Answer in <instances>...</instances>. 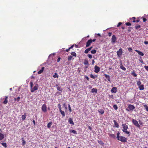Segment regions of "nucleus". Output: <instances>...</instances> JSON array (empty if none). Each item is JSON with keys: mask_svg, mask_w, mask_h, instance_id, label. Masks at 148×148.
<instances>
[{"mask_svg": "<svg viewBox=\"0 0 148 148\" xmlns=\"http://www.w3.org/2000/svg\"><path fill=\"white\" fill-rule=\"evenodd\" d=\"M22 145H25L26 144V142L24 140V139L23 138H22Z\"/></svg>", "mask_w": 148, "mask_h": 148, "instance_id": "nucleus-38", "label": "nucleus"}, {"mask_svg": "<svg viewBox=\"0 0 148 148\" xmlns=\"http://www.w3.org/2000/svg\"><path fill=\"white\" fill-rule=\"evenodd\" d=\"M97 52L96 50L95 49H93L91 51V53L93 54H95Z\"/></svg>", "mask_w": 148, "mask_h": 148, "instance_id": "nucleus-35", "label": "nucleus"}, {"mask_svg": "<svg viewBox=\"0 0 148 148\" xmlns=\"http://www.w3.org/2000/svg\"><path fill=\"white\" fill-rule=\"evenodd\" d=\"M73 58V56H68V60L69 61L71 60Z\"/></svg>", "mask_w": 148, "mask_h": 148, "instance_id": "nucleus-42", "label": "nucleus"}, {"mask_svg": "<svg viewBox=\"0 0 148 148\" xmlns=\"http://www.w3.org/2000/svg\"><path fill=\"white\" fill-rule=\"evenodd\" d=\"M94 69V71L96 73H98L100 70V68L97 65L95 66Z\"/></svg>", "mask_w": 148, "mask_h": 148, "instance_id": "nucleus-8", "label": "nucleus"}, {"mask_svg": "<svg viewBox=\"0 0 148 148\" xmlns=\"http://www.w3.org/2000/svg\"><path fill=\"white\" fill-rule=\"evenodd\" d=\"M137 85L138 86H140L141 85V83L140 80L137 81Z\"/></svg>", "mask_w": 148, "mask_h": 148, "instance_id": "nucleus-36", "label": "nucleus"}, {"mask_svg": "<svg viewBox=\"0 0 148 148\" xmlns=\"http://www.w3.org/2000/svg\"><path fill=\"white\" fill-rule=\"evenodd\" d=\"M113 107L115 110H116L118 109V107L117 106L116 104L114 105H113Z\"/></svg>", "mask_w": 148, "mask_h": 148, "instance_id": "nucleus-39", "label": "nucleus"}, {"mask_svg": "<svg viewBox=\"0 0 148 148\" xmlns=\"http://www.w3.org/2000/svg\"><path fill=\"white\" fill-rule=\"evenodd\" d=\"M144 68L147 71H148V66H144Z\"/></svg>", "mask_w": 148, "mask_h": 148, "instance_id": "nucleus-52", "label": "nucleus"}, {"mask_svg": "<svg viewBox=\"0 0 148 148\" xmlns=\"http://www.w3.org/2000/svg\"><path fill=\"white\" fill-rule=\"evenodd\" d=\"M86 38V37H85V38H83L82 39V41H83V42H84V41H85V39Z\"/></svg>", "mask_w": 148, "mask_h": 148, "instance_id": "nucleus-61", "label": "nucleus"}, {"mask_svg": "<svg viewBox=\"0 0 148 148\" xmlns=\"http://www.w3.org/2000/svg\"><path fill=\"white\" fill-rule=\"evenodd\" d=\"M112 34L111 32H109L108 34V35L109 36H111Z\"/></svg>", "mask_w": 148, "mask_h": 148, "instance_id": "nucleus-54", "label": "nucleus"}, {"mask_svg": "<svg viewBox=\"0 0 148 148\" xmlns=\"http://www.w3.org/2000/svg\"><path fill=\"white\" fill-rule=\"evenodd\" d=\"M92 48V47H91L86 49L84 51V53L86 54L88 53L89 51L91 50Z\"/></svg>", "mask_w": 148, "mask_h": 148, "instance_id": "nucleus-14", "label": "nucleus"}, {"mask_svg": "<svg viewBox=\"0 0 148 148\" xmlns=\"http://www.w3.org/2000/svg\"><path fill=\"white\" fill-rule=\"evenodd\" d=\"M135 51L137 52L139 55H140L142 56H143L144 55L143 53L140 51L137 50H135Z\"/></svg>", "mask_w": 148, "mask_h": 148, "instance_id": "nucleus-15", "label": "nucleus"}, {"mask_svg": "<svg viewBox=\"0 0 148 148\" xmlns=\"http://www.w3.org/2000/svg\"><path fill=\"white\" fill-rule=\"evenodd\" d=\"M113 122L114 123V125L117 128H118L119 127V125L118 123L115 120H114L113 121Z\"/></svg>", "mask_w": 148, "mask_h": 148, "instance_id": "nucleus-21", "label": "nucleus"}, {"mask_svg": "<svg viewBox=\"0 0 148 148\" xmlns=\"http://www.w3.org/2000/svg\"><path fill=\"white\" fill-rule=\"evenodd\" d=\"M21 117H22V120L23 121H24L26 117V114L25 113L24 114V115H22V116Z\"/></svg>", "mask_w": 148, "mask_h": 148, "instance_id": "nucleus-28", "label": "nucleus"}, {"mask_svg": "<svg viewBox=\"0 0 148 148\" xmlns=\"http://www.w3.org/2000/svg\"><path fill=\"white\" fill-rule=\"evenodd\" d=\"M144 43L145 45L148 44V41H145L144 42Z\"/></svg>", "mask_w": 148, "mask_h": 148, "instance_id": "nucleus-59", "label": "nucleus"}, {"mask_svg": "<svg viewBox=\"0 0 148 148\" xmlns=\"http://www.w3.org/2000/svg\"><path fill=\"white\" fill-rule=\"evenodd\" d=\"M60 111L61 114L62 115V117H64L65 115V112H64V111L62 110H60Z\"/></svg>", "mask_w": 148, "mask_h": 148, "instance_id": "nucleus-26", "label": "nucleus"}, {"mask_svg": "<svg viewBox=\"0 0 148 148\" xmlns=\"http://www.w3.org/2000/svg\"><path fill=\"white\" fill-rule=\"evenodd\" d=\"M120 67L121 69L124 71H125L126 70V69L123 66L121 62V63L120 65Z\"/></svg>", "mask_w": 148, "mask_h": 148, "instance_id": "nucleus-16", "label": "nucleus"}, {"mask_svg": "<svg viewBox=\"0 0 148 148\" xmlns=\"http://www.w3.org/2000/svg\"><path fill=\"white\" fill-rule=\"evenodd\" d=\"M47 107L46 105L45 104H44L42 105V106L41 109L43 112H46L47 111Z\"/></svg>", "mask_w": 148, "mask_h": 148, "instance_id": "nucleus-7", "label": "nucleus"}, {"mask_svg": "<svg viewBox=\"0 0 148 148\" xmlns=\"http://www.w3.org/2000/svg\"><path fill=\"white\" fill-rule=\"evenodd\" d=\"M68 106V108H69V112H72V110H71V108L70 105L69 104Z\"/></svg>", "mask_w": 148, "mask_h": 148, "instance_id": "nucleus-43", "label": "nucleus"}, {"mask_svg": "<svg viewBox=\"0 0 148 148\" xmlns=\"http://www.w3.org/2000/svg\"><path fill=\"white\" fill-rule=\"evenodd\" d=\"M128 108H129L130 111H132L133 110L135 109V108L134 105L129 104L128 106Z\"/></svg>", "mask_w": 148, "mask_h": 148, "instance_id": "nucleus-9", "label": "nucleus"}, {"mask_svg": "<svg viewBox=\"0 0 148 148\" xmlns=\"http://www.w3.org/2000/svg\"><path fill=\"white\" fill-rule=\"evenodd\" d=\"M132 19H133L132 21L133 22V23L135 22L136 20H135L136 18L135 17H133L132 18Z\"/></svg>", "mask_w": 148, "mask_h": 148, "instance_id": "nucleus-51", "label": "nucleus"}, {"mask_svg": "<svg viewBox=\"0 0 148 148\" xmlns=\"http://www.w3.org/2000/svg\"><path fill=\"white\" fill-rule=\"evenodd\" d=\"M132 123L136 126L138 128L140 127V125L138 124V121L136 120L133 119L132 120Z\"/></svg>", "mask_w": 148, "mask_h": 148, "instance_id": "nucleus-3", "label": "nucleus"}, {"mask_svg": "<svg viewBox=\"0 0 148 148\" xmlns=\"http://www.w3.org/2000/svg\"><path fill=\"white\" fill-rule=\"evenodd\" d=\"M71 54L73 56L76 57V54L75 52H72Z\"/></svg>", "mask_w": 148, "mask_h": 148, "instance_id": "nucleus-37", "label": "nucleus"}, {"mask_svg": "<svg viewBox=\"0 0 148 148\" xmlns=\"http://www.w3.org/2000/svg\"><path fill=\"white\" fill-rule=\"evenodd\" d=\"M70 133H73L74 134H77V132L76 131L74 130H70Z\"/></svg>", "mask_w": 148, "mask_h": 148, "instance_id": "nucleus-18", "label": "nucleus"}, {"mask_svg": "<svg viewBox=\"0 0 148 148\" xmlns=\"http://www.w3.org/2000/svg\"><path fill=\"white\" fill-rule=\"evenodd\" d=\"M68 122L71 124L72 125H74V123L73 122V119L71 118H69L68 120Z\"/></svg>", "mask_w": 148, "mask_h": 148, "instance_id": "nucleus-12", "label": "nucleus"}, {"mask_svg": "<svg viewBox=\"0 0 148 148\" xmlns=\"http://www.w3.org/2000/svg\"><path fill=\"white\" fill-rule=\"evenodd\" d=\"M117 88L116 87H112L111 90L112 93H116L117 92Z\"/></svg>", "mask_w": 148, "mask_h": 148, "instance_id": "nucleus-10", "label": "nucleus"}, {"mask_svg": "<svg viewBox=\"0 0 148 148\" xmlns=\"http://www.w3.org/2000/svg\"><path fill=\"white\" fill-rule=\"evenodd\" d=\"M87 56L90 59H91L92 58V56L91 54H88Z\"/></svg>", "mask_w": 148, "mask_h": 148, "instance_id": "nucleus-46", "label": "nucleus"}, {"mask_svg": "<svg viewBox=\"0 0 148 148\" xmlns=\"http://www.w3.org/2000/svg\"><path fill=\"white\" fill-rule=\"evenodd\" d=\"M57 89L58 90L62 92V88L59 86H57Z\"/></svg>", "mask_w": 148, "mask_h": 148, "instance_id": "nucleus-30", "label": "nucleus"}, {"mask_svg": "<svg viewBox=\"0 0 148 148\" xmlns=\"http://www.w3.org/2000/svg\"><path fill=\"white\" fill-rule=\"evenodd\" d=\"M104 76H105L106 78L107 79L108 81L110 82H111L110 80V76L106 74H104Z\"/></svg>", "mask_w": 148, "mask_h": 148, "instance_id": "nucleus-13", "label": "nucleus"}, {"mask_svg": "<svg viewBox=\"0 0 148 148\" xmlns=\"http://www.w3.org/2000/svg\"><path fill=\"white\" fill-rule=\"evenodd\" d=\"M1 144L2 146L4 147L5 148H6L7 147V144L6 143H1Z\"/></svg>", "mask_w": 148, "mask_h": 148, "instance_id": "nucleus-32", "label": "nucleus"}, {"mask_svg": "<svg viewBox=\"0 0 148 148\" xmlns=\"http://www.w3.org/2000/svg\"><path fill=\"white\" fill-rule=\"evenodd\" d=\"M120 137L119 136V135H117L116 138L118 140H119V139L120 138Z\"/></svg>", "mask_w": 148, "mask_h": 148, "instance_id": "nucleus-53", "label": "nucleus"}, {"mask_svg": "<svg viewBox=\"0 0 148 148\" xmlns=\"http://www.w3.org/2000/svg\"><path fill=\"white\" fill-rule=\"evenodd\" d=\"M117 39V38L114 35H113L111 38V43L112 44H114L116 42Z\"/></svg>", "mask_w": 148, "mask_h": 148, "instance_id": "nucleus-5", "label": "nucleus"}, {"mask_svg": "<svg viewBox=\"0 0 148 148\" xmlns=\"http://www.w3.org/2000/svg\"><path fill=\"white\" fill-rule=\"evenodd\" d=\"M30 91L31 92H33L35 90H37L38 89L39 87L38 85L37 84H34V87L33 86V83L31 81L30 82Z\"/></svg>", "mask_w": 148, "mask_h": 148, "instance_id": "nucleus-1", "label": "nucleus"}, {"mask_svg": "<svg viewBox=\"0 0 148 148\" xmlns=\"http://www.w3.org/2000/svg\"><path fill=\"white\" fill-rule=\"evenodd\" d=\"M52 124V122H49L47 124V127L49 128H50Z\"/></svg>", "mask_w": 148, "mask_h": 148, "instance_id": "nucleus-29", "label": "nucleus"}, {"mask_svg": "<svg viewBox=\"0 0 148 148\" xmlns=\"http://www.w3.org/2000/svg\"><path fill=\"white\" fill-rule=\"evenodd\" d=\"M74 47V45H72L71 47L69 48V49H72Z\"/></svg>", "mask_w": 148, "mask_h": 148, "instance_id": "nucleus-64", "label": "nucleus"}, {"mask_svg": "<svg viewBox=\"0 0 148 148\" xmlns=\"http://www.w3.org/2000/svg\"><path fill=\"white\" fill-rule=\"evenodd\" d=\"M55 53H52V54H50L49 55V57H50V56H54V54H55Z\"/></svg>", "mask_w": 148, "mask_h": 148, "instance_id": "nucleus-63", "label": "nucleus"}, {"mask_svg": "<svg viewBox=\"0 0 148 148\" xmlns=\"http://www.w3.org/2000/svg\"><path fill=\"white\" fill-rule=\"evenodd\" d=\"M128 51L130 52H132V49L131 48V47H129L128 49Z\"/></svg>", "mask_w": 148, "mask_h": 148, "instance_id": "nucleus-45", "label": "nucleus"}, {"mask_svg": "<svg viewBox=\"0 0 148 148\" xmlns=\"http://www.w3.org/2000/svg\"><path fill=\"white\" fill-rule=\"evenodd\" d=\"M126 25L128 26H130L131 25V23L129 22H127L126 23Z\"/></svg>", "mask_w": 148, "mask_h": 148, "instance_id": "nucleus-50", "label": "nucleus"}, {"mask_svg": "<svg viewBox=\"0 0 148 148\" xmlns=\"http://www.w3.org/2000/svg\"><path fill=\"white\" fill-rule=\"evenodd\" d=\"M98 111L99 113L101 114H103L104 113V111L102 109H99L98 110Z\"/></svg>", "mask_w": 148, "mask_h": 148, "instance_id": "nucleus-17", "label": "nucleus"}, {"mask_svg": "<svg viewBox=\"0 0 148 148\" xmlns=\"http://www.w3.org/2000/svg\"><path fill=\"white\" fill-rule=\"evenodd\" d=\"M58 107L59 109V111L61 110H62L60 104H59L58 105Z\"/></svg>", "mask_w": 148, "mask_h": 148, "instance_id": "nucleus-44", "label": "nucleus"}, {"mask_svg": "<svg viewBox=\"0 0 148 148\" xmlns=\"http://www.w3.org/2000/svg\"><path fill=\"white\" fill-rule=\"evenodd\" d=\"M131 74L134 77H136L137 76V74L135 73L134 71H133L131 73Z\"/></svg>", "mask_w": 148, "mask_h": 148, "instance_id": "nucleus-31", "label": "nucleus"}, {"mask_svg": "<svg viewBox=\"0 0 148 148\" xmlns=\"http://www.w3.org/2000/svg\"><path fill=\"white\" fill-rule=\"evenodd\" d=\"M144 107L145 108L146 110L148 112V106L146 105H144Z\"/></svg>", "mask_w": 148, "mask_h": 148, "instance_id": "nucleus-41", "label": "nucleus"}, {"mask_svg": "<svg viewBox=\"0 0 148 148\" xmlns=\"http://www.w3.org/2000/svg\"><path fill=\"white\" fill-rule=\"evenodd\" d=\"M98 143L101 144L102 145H103L104 144V143L101 140H99L98 141Z\"/></svg>", "mask_w": 148, "mask_h": 148, "instance_id": "nucleus-40", "label": "nucleus"}, {"mask_svg": "<svg viewBox=\"0 0 148 148\" xmlns=\"http://www.w3.org/2000/svg\"><path fill=\"white\" fill-rule=\"evenodd\" d=\"M91 92L92 93L95 92V93H97V89L95 88H93L91 90Z\"/></svg>", "mask_w": 148, "mask_h": 148, "instance_id": "nucleus-19", "label": "nucleus"}, {"mask_svg": "<svg viewBox=\"0 0 148 148\" xmlns=\"http://www.w3.org/2000/svg\"><path fill=\"white\" fill-rule=\"evenodd\" d=\"M92 43L91 39L88 40L86 43V47H88L89 46L91 43Z\"/></svg>", "mask_w": 148, "mask_h": 148, "instance_id": "nucleus-11", "label": "nucleus"}, {"mask_svg": "<svg viewBox=\"0 0 148 148\" xmlns=\"http://www.w3.org/2000/svg\"><path fill=\"white\" fill-rule=\"evenodd\" d=\"M4 138V135L0 133V140H2Z\"/></svg>", "mask_w": 148, "mask_h": 148, "instance_id": "nucleus-25", "label": "nucleus"}, {"mask_svg": "<svg viewBox=\"0 0 148 148\" xmlns=\"http://www.w3.org/2000/svg\"><path fill=\"white\" fill-rule=\"evenodd\" d=\"M143 22H145V21H146L147 20V19L145 18H143Z\"/></svg>", "mask_w": 148, "mask_h": 148, "instance_id": "nucleus-60", "label": "nucleus"}, {"mask_svg": "<svg viewBox=\"0 0 148 148\" xmlns=\"http://www.w3.org/2000/svg\"><path fill=\"white\" fill-rule=\"evenodd\" d=\"M127 138L124 136H121L119 140H120L122 142L125 143L127 142Z\"/></svg>", "mask_w": 148, "mask_h": 148, "instance_id": "nucleus-4", "label": "nucleus"}, {"mask_svg": "<svg viewBox=\"0 0 148 148\" xmlns=\"http://www.w3.org/2000/svg\"><path fill=\"white\" fill-rule=\"evenodd\" d=\"M122 126L123 128V129L122 130V131L123 132L127 134H129V136H130V132L127 130L128 128V126L125 124H122Z\"/></svg>", "mask_w": 148, "mask_h": 148, "instance_id": "nucleus-2", "label": "nucleus"}, {"mask_svg": "<svg viewBox=\"0 0 148 148\" xmlns=\"http://www.w3.org/2000/svg\"><path fill=\"white\" fill-rule=\"evenodd\" d=\"M123 53L122 49L121 48L119 49V51H117V55L119 57H120Z\"/></svg>", "mask_w": 148, "mask_h": 148, "instance_id": "nucleus-6", "label": "nucleus"}, {"mask_svg": "<svg viewBox=\"0 0 148 148\" xmlns=\"http://www.w3.org/2000/svg\"><path fill=\"white\" fill-rule=\"evenodd\" d=\"M88 129L90 130L91 131L92 130V128L91 127H90V126H88Z\"/></svg>", "mask_w": 148, "mask_h": 148, "instance_id": "nucleus-58", "label": "nucleus"}, {"mask_svg": "<svg viewBox=\"0 0 148 148\" xmlns=\"http://www.w3.org/2000/svg\"><path fill=\"white\" fill-rule=\"evenodd\" d=\"M44 67H42V68L38 72V74H40L42 73V72H43V71H44Z\"/></svg>", "mask_w": 148, "mask_h": 148, "instance_id": "nucleus-23", "label": "nucleus"}, {"mask_svg": "<svg viewBox=\"0 0 148 148\" xmlns=\"http://www.w3.org/2000/svg\"><path fill=\"white\" fill-rule=\"evenodd\" d=\"M8 98V96H5V99L4 100V101L3 102V103L5 104H6L8 102V101L7 100V99Z\"/></svg>", "mask_w": 148, "mask_h": 148, "instance_id": "nucleus-20", "label": "nucleus"}, {"mask_svg": "<svg viewBox=\"0 0 148 148\" xmlns=\"http://www.w3.org/2000/svg\"><path fill=\"white\" fill-rule=\"evenodd\" d=\"M85 78H86L87 80H88L89 79V77L87 76H84Z\"/></svg>", "mask_w": 148, "mask_h": 148, "instance_id": "nucleus-57", "label": "nucleus"}, {"mask_svg": "<svg viewBox=\"0 0 148 148\" xmlns=\"http://www.w3.org/2000/svg\"><path fill=\"white\" fill-rule=\"evenodd\" d=\"M63 107H65V108H66L67 107L66 106V104L65 103H64V104H63Z\"/></svg>", "mask_w": 148, "mask_h": 148, "instance_id": "nucleus-62", "label": "nucleus"}, {"mask_svg": "<svg viewBox=\"0 0 148 148\" xmlns=\"http://www.w3.org/2000/svg\"><path fill=\"white\" fill-rule=\"evenodd\" d=\"M95 62V61L93 59L92 60V64L93 65H94V64Z\"/></svg>", "mask_w": 148, "mask_h": 148, "instance_id": "nucleus-55", "label": "nucleus"}, {"mask_svg": "<svg viewBox=\"0 0 148 148\" xmlns=\"http://www.w3.org/2000/svg\"><path fill=\"white\" fill-rule=\"evenodd\" d=\"M84 64L86 65H89V63L88 62V61L86 59L84 60Z\"/></svg>", "mask_w": 148, "mask_h": 148, "instance_id": "nucleus-27", "label": "nucleus"}, {"mask_svg": "<svg viewBox=\"0 0 148 148\" xmlns=\"http://www.w3.org/2000/svg\"><path fill=\"white\" fill-rule=\"evenodd\" d=\"M138 88H139L140 90H143L144 89V86L143 85H140L138 87Z\"/></svg>", "mask_w": 148, "mask_h": 148, "instance_id": "nucleus-24", "label": "nucleus"}, {"mask_svg": "<svg viewBox=\"0 0 148 148\" xmlns=\"http://www.w3.org/2000/svg\"><path fill=\"white\" fill-rule=\"evenodd\" d=\"M140 27V25H138L137 26H136L135 27V28L136 29H138Z\"/></svg>", "mask_w": 148, "mask_h": 148, "instance_id": "nucleus-47", "label": "nucleus"}, {"mask_svg": "<svg viewBox=\"0 0 148 148\" xmlns=\"http://www.w3.org/2000/svg\"><path fill=\"white\" fill-rule=\"evenodd\" d=\"M60 59H61L60 58V57H59L57 60V62H59L60 61Z\"/></svg>", "mask_w": 148, "mask_h": 148, "instance_id": "nucleus-56", "label": "nucleus"}, {"mask_svg": "<svg viewBox=\"0 0 148 148\" xmlns=\"http://www.w3.org/2000/svg\"><path fill=\"white\" fill-rule=\"evenodd\" d=\"M20 98L19 97H18L17 98H14V100L15 101H16L18 102L20 100Z\"/></svg>", "mask_w": 148, "mask_h": 148, "instance_id": "nucleus-34", "label": "nucleus"}, {"mask_svg": "<svg viewBox=\"0 0 148 148\" xmlns=\"http://www.w3.org/2000/svg\"><path fill=\"white\" fill-rule=\"evenodd\" d=\"M122 23H121V22H119V23H118V24L117 25V27H119V26H120V25H121L122 24Z\"/></svg>", "mask_w": 148, "mask_h": 148, "instance_id": "nucleus-49", "label": "nucleus"}, {"mask_svg": "<svg viewBox=\"0 0 148 148\" xmlns=\"http://www.w3.org/2000/svg\"><path fill=\"white\" fill-rule=\"evenodd\" d=\"M90 76L91 78L95 79V77H94V75H93L92 74H91L90 75Z\"/></svg>", "mask_w": 148, "mask_h": 148, "instance_id": "nucleus-48", "label": "nucleus"}, {"mask_svg": "<svg viewBox=\"0 0 148 148\" xmlns=\"http://www.w3.org/2000/svg\"><path fill=\"white\" fill-rule=\"evenodd\" d=\"M53 77L56 78H58V73H55L54 75L53 76Z\"/></svg>", "mask_w": 148, "mask_h": 148, "instance_id": "nucleus-33", "label": "nucleus"}, {"mask_svg": "<svg viewBox=\"0 0 148 148\" xmlns=\"http://www.w3.org/2000/svg\"><path fill=\"white\" fill-rule=\"evenodd\" d=\"M108 134L109 136H110L111 138H115V135L114 134Z\"/></svg>", "mask_w": 148, "mask_h": 148, "instance_id": "nucleus-22", "label": "nucleus"}]
</instances>
